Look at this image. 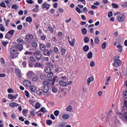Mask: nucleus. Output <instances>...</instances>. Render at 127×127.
I'll return each mask as SVG.
<instances>
[{
	"label": "nucleus",
	"mask_w": 127,
	"mask_h": 127,
	"mask_svg": "<svg viewBox=\"0 0 127 127\" xmlns=\"http://www.w3.org/2000/svg\"><path fill=\"white\" fill-rule=\"evenodd\" d=\"M17 49L21 51L23 49V46L22 44H18L15 45V47H12L10 48V58L11 59H14L18 56L19 53L17 52Z\"/></svg>",
	"instance_id": "nucleus-1"
},
{
	"label": "nucleus",
	"mask_w": 127,
	"mask_h": 127,
	"mask_svg": "<svg viewBox=\"0 0 127 127\" xmlns=\"http://www.w3.org/2000/svg\"><path fill=\"white\" fill-rule=\"evenodd\" d=\"M114 62L115 63H113V65L114 67L116 66V64H117L118 66H120V65L122 64V61L120 59V57L117 56L114 58Z\"/></svg>",
	"instance_id": "nucleus-2"
},
{
	"label": "nucleus",
	"mask_w": 127,
	"mask_h": 127,
	"mask_svg": "<svg viewBox=\"0 0 127 127\" xmlns=\"http://www.w3.org/2000/svg\"><path fill=\"white\" fill-rule=\"evenodd\" d=\"M117 18L119 22H124L126 20V14L122 13L121 15L118 16Z\"/></svg>",
	"instance_id": "nucleus-3"
},
{
	"label": "nucleus",
	"mask_w": 127,
	"mask_h": 127,
	"mask_svg": "<svg viewBox=\"0 0 127 127\" xmlns=\"http://www.w3.org/2000/svg\"><path fill=\"white\" fill-rule=\"evenodd\" d=\"M43 84L44 87H48V86L50 85L54 86V82H53V81H52V80L48 79L47 80L44 81L43 82Z\"/></svg>",
	"instance_id": "nucleus-4"
},
{
	"label": "nucleus",
	"mask_w": 127,
	"mask_h": 127,
	"mask_svg": "<svg viewBox=\"0 0 127 127\" xmlns=\"http://www.w3.org/2000/svg\"><path fill=\"white\" fill-rule=\"evenodd\" d=\"M33 54L34 55H36V58L37 60H40L42 57V54H41L40 51L37 50Z\"/></svg>",
	"instance_id": "nucleus-5"
},
{
	"label": "nucleus",
	"mask_w": 127,
	"mask_h": 127,
	"mask_svg": "<svg viewBox=\"0 0 127 127\" xmlns=\"http://www.w3.org/2000/svg\"><path fill=\"white\" fill-rule=\"evenodd\" d=\"M59 84L61 86L66 87V86H68V85H71V84H72V81L65 82L63 80H61L60 81Z\"/></svg>",
	"instance_id": "nucleus-6"
},
{
	"label": "nucleus",
	"mask_w": 127,
	"mask_h": 127,
	"mask_svg": "<svg viewBox=\"0 0 127 127\" xmlns=\"http://www.w3.org/2000/svg\"><path fill=\"white\" fill-rule=\"evenodd\" d=\"M53 52V50L52 49L48 50L46 49L44 51V55H45L46 56H50V54H52Z\"/></svg>",
	"instance_id": "nucleus-7"
},
{
	"label": "nucleus",
	"mask_w": 127,
	"mask_h": 127,
	"mask_svg": "<svg viewBox=\"0 0 127 127\" xmlns=\"http://www.w3.org/2000/svg\"><path fill=\"white\" fill-rule=\"evenodd\" d=\"M34 74V73L32 71H29L26 74L27 78L28 79H31Z\"/></svg>",
	"instance_id": "nucleus-8"
},
{
	"label": "nucleus",
	"mask_w": 127,
	"mask_h": 127,
	"mask_svg": "<svg viewBox=\"0 0 127 127\" xmlns=\"http://www.w3.org/2000/svg\"><path fill=\"white\" fill-rule=\"evenodd\" d=\"M18 96V95L17 94H16L15 95H13L12 94H8V99L12 101L13 100H15V99H16Z\"/></svg>",
	"instance_id": "nucleus-9"
},
{
	"label": "nucleus",
	"mask_w": 127,
	"mask_h": 127,
	"mask_svg": "<svg viewBox=\"0 0 127 127\" xmlns=\"http://www.w3.org/2000/svg\"><path fill=\"white\" fill-rule=\"evenodd\" d=\"M62 118L63 120H64L65 121L67 120H69V118H70V115L67 113H64L62 115Z\"/></svg>",
	"instance_id": "nucleus-10"
},
{
	"label": "nucleus",
	"mask_w": 127,
	"mask_h": 127,
	"mask_svg": "<svg viewBox=\"0 0 127 127\" xmlns=\"http://www.w3.org/2000/svg\"><path fill=\"white\" fill-rule=\"evenodd\" d=\"M25 39L27 41H30L33 39V36H32V35L28 34L26 36Z\"/></svg>",
	"instance_id": "nucleus-11"
},
{
	"label": "nucleus",
	"mask_w": 127,
	"mask_h": 127,
	"mask_svg": "<svg viewBox=\"0 0 127 127\" xmlns=\"http://www.w3.org/2000/svg\"><path fill=\"white\" fill-rule=\"evenodd\" d=\"M9 105L10 107H11V108H14L15 107H18V106H19V105H18V104H17L15 102L10 103H9Z\"/></svg>",
	"instance_id": "nucleus-12"
},
{
	"label": "nucleus",
	"mask_w": 127,
	"mask_h": 127,
	"mask_svg": "<svg viewBox=\"0 0 127 127\" xmlns=\"http://www.w3.org/2000/svg\"><path fill=\"white\" fill-rule=\"evenodd\" d=\"M24 84L27 87H30L31 86V83L29 80H25L24 81Z\"/></svg>",
	"instance_id": "nucleus-13"
},
{
	"label": "nucleus",
	"mask_w": 127,
	"mask_h": 127,
	"mask_svg": "<svg viewBox=\"0 0 127 127\" xmlns=\"http://www.w3.org/2000/svg\"><path fill=\"white\" fill-rule=\"evenodd\" d=\"M40 49H41L42 51H44V50L46 49V46L44 45V44H40Z\"/></svg>",
	"instance_id": "nucleus-14"
},
{
	"label": "nucleus",
	"mask_w": 127,
	"mask_h": 127,
	"mask_svg": "<svg viewBox=\"0 0 127 127\" xmlns=\"http://www.w3.org/2000/svg\"><path fill=\"white\" fill-rule=\"evenodd\" d=\"M15 72L17 76H18L19 77H20V76H21V71L20 70V69H19L17 68H15Z\"/></svg>",
	"instance_id": "nucleus-15"
},
{
	"label": "nucleus",
	"mask_w": 127,
	"mask_h": 127,
	"mask_svg": "<svg viewBox=\"0 0 127 127\" xmlns=\"http://www.w3.org/2000/svg\"><path fill=\"white\" fill-rule=\"evenodd\" d=\"M50 7V5L49 4L47 3H44L42 5V8H46L47 10L49 9V8Z\"/></svg>",
	"instance_id": "nucleus-16"
},
{
	"label": "nucleus",
	"mask_w": 127,
	"mask_h": 127,
	"mask_svg": "<svg viewBox=\"0 0 127 127\" xmlns=\"http://www.w3.org/2000/svg\"><path fill=\"white\" fill-rule=\"evenodd\" d=\"M75 38H73L71 40V41L70 40L68 41V43L70 44V46H74L75 45Z\"/></svg>",
	"instance_id": "nucleus-17"
},
{
	"label": "nucleus",
	"mask_w": 127,
	"mask_h": 127,
	"mask_svg": "<svg viewBox=\"0 0 127 127\" xmlns=\"http://www.w3.org/2000/svg\"><path fill=\"white\" fill-rule=\"evenodd\" d=\"M119 116L120 118H122V117H124V119H125V120L127 121V112H125L124 115H123L121 113H119Z\"/></svg>",
	"instance_id": "nucleus-18"
},
{
	"label": "nucleus",
	"mask_w": 127,
	"mask_h": 127,
	"mask_svg": "<svg viewBox=\"0 0 127 127\" xmlns=\"http://www.w3.org/2000/svg\"><path fill=\"white\" fill-rule=\"evenodd\" d=\"M93 81H94V77H90L89 78H87V84L88 85H90V83L91 82H93Z\"/></svg>",
	"instance_id": "nucleus-19"
},
{
	"label": "nucleus",
	"mask_w": 127,
	"mask_h": 127,
	"mask_svg": "<svg viewBox=\"0 0 127 127\" xmlns=\"http://www.w3.org/2000/svg\"><path fill=\"white\" fill-rule=\"evenodd\" d=\"M83 51L85 52H87L88 51H89L90 48L89 47V46L88 45H85L83 48Z\"/></svg>",
	"instance_id": "nucleus-20"
},
{
	"label": "nucleus",
	"mask_w": 127,
	"mask_h": 127,
	"mask_svg": "<svg viewBox=\"0 0 127 127\" xmlns=\"http://www.w3.org/2000/svg\"><path fill=\"white\" fill-rule=\"evenodd\" d=\"M44 71L45 73H49L51 71V68L49 66H47L45 68Z\"/></svg>",
	"instance_id": "nucleus-21"
},
{
	"label": "nucleus",
	"mask_w": 127,
	"mask_h": 127,
	"mask_svg": "<svg viewBox=\"0 0 127 127\" xmlns=\"http://www.w3.org/2000/svg\"><path fill=\"white\" fill-rule=\"evenodd\" d=\"M73 109V108L72 107V106L69 105L66 108V112H72V110Z\"/></svg>",
	"instance_id": "nucleus-22"
},
{
	"label": "nucleus",
	"mask_w": 127,
	"mask_h": 127,
	"mask_svg": "<svg viewBox=\"0 0 127 127\" xmlns=\"http://www.w3.org/2000/svg\"><path fill=\"white\" fill-rule=\"evenodd\" d=\"M43 90L42 89H38L36 91V94H38L39 96H40V95H42L43 94Z\"/></svg>",
	"instance_id": "nucleus-23"
},
{
	"label": "nucleus",
	"mask_w": 127,
	"mask_h": 127,
	"mask_svg": "<svg viewBox=\"0 0 127 127\" xmlns=\"http://www.w3.org/2000/svg\"><path fill=\"white\" fill-rule=\"evenodd\" d=\"M30 90L31 92H34L36 91V87L32 85L30 87Z\"/></svg>",
	"instance_id": "nucleus-24"
},
{
	"label": "nucleus",
	"mask_w": 127,
	"mask_h": 127,
	"mask_svg": "<svg viewBox=\"0 0 127 127\" xmlns=\"http://www.w3.org/2000/svg\"><path fill=\"white\" fill-rule=\"evenodd\" d=\"M61 55H62V56H64V55H65V54H66V50L63 48L61 49Z\"/></svg>",
	"instance_id": "nucleus-25"
},
{
	"label": "nucleus",
	"mask_w": 127,
	"mask_h": 127,
	"mask_svg": "<svg viewBox=\"0 0 127 127\" xmlns=\"http://www.w3.org/2000/svg\"><path fill=\"white\" fill-rule=\"evenodd\" d=\"M0 30L3 32L5 31V28H4V26L2 24H0Z\"/></svg>",
	"instance_id": "nucleus-26"
},
{
	"label": "nucleus",
	"mask_w": 127,
	"mask_h": 127,
	"mask_svg": "<svg viewBox=\"0 0 127 127\" xmlns=\"http://www.w3.org/2000/svg\"><path fill=\"white\" fill-rule=\"evenodd\" d=\"M51 94V93H50V92L47 91L46 92H44L43 95L45 97H49V96H50Z\"/></svg>",
	"instance_id": "nucleus-27"
},
{
	"label": "nucleus",
	"mask_w": 127,
	"mask_h": 127,
	"mask_svg": "<svg viewBox=\"0 0 127 127\" xmlns=\"http://www.w3.org/2000/svg\"><path fill=\"white\" fill-rule=\"evenodd\" d=\"M81 32L83 35L87 34V29L86 28H83L81 30Z\"/></svg>",
	"instance_id": "nucleus-28"
},
{
	"label": "nucleus",
	"mask_w": 127,
	"mask_h": 127,
	"mask_svg": "<svg viewBox=\"0 0 127 127\" xmlns=\"http://www.w3.org/2000/svg\"><path fill=\"white\" fill-rule=\"evenodd\" d=\"M54 75V73H53L52 72H50V73H48L47 77L49 78H52V77H53Z\"/></svg>",
	"instance_id": "nucleus-29"
},
{
	"label": "nucleus",
	"mask_w": 127,
	"mask_h": 127,
	"mask_svg": "<svg viewBox=\"0 0 127 127\" xmlns=\"http://www.w3.org/2000/svg\"><path fill=\"white\" fill-rule=\"evenodd\" d=\"M11 7L13 9H15L16 10L18 9V5L16 4H13Z\"/></svg>",
	"instance_id": "nucleus-30"
},
{
	"label": "nucleus",
	"mask_w": 127,
	"mask_h": 127,
	"mask_svg": "<svg viewBox=\"0 0 127 127\" xmlns=\"http://www.w3.org/2000/svg\"><path fill=\"white\" fill-rule=\"evenodd\" d=\"M49 92V88L48 86H44L43 92Z\"/></svg>",
	"instance_id": "nucleus-31"
},
{
	"label": "nucleus",
	"mask_w": 127,
	"mask_h": 127,
	"mask_svg": "<svg viewBox=\"0 0 127 127\" xmlns=\"http://www.w3.org/2000/svg\"><path fill=\"white\" fill-rule=\"evenodd\" d=\"M92 57H93V53H92L91 52H89L88 54H87V58L88 59H91V58H92Z\"/></svg>",
	"instance_id": "nucleus-32"
},
{
	"label": "nucleus",
	"mask_w": 127,
	"mask_h": 127,
	"mask_svg": "<svg viewBox=\"0 0 127 127\" xmlns=\"http://www.w3.org/2000/svg\"><path fill=\"white\" fill-rule=\"evenodd\" d=\"M26 21H27V22H32V18L31 17H28L26 18Z\"/></svg>",
	"instance_id": "nucleus-33"
},
{
	"label": "nucleus",
	"mask_w": 127,
	"mask_h": 127,
	"mask_svg": "<svg viewBox=\"0 0 127 127\" xmlns=\"http://www.w3.org/2000/svg\"><path fill=\"white\" fill-rule=\"evenodd\" d=\"M16 41L18 42V43H24V41H23V39L21 38L17 39Z\"/></svg>",
	"instance_id": "nucleus-34"
},
{
	"label": "nucleus",
	"mask_w": 127,
	"mask_h": 127,
	"mask_svg": "<svg viewBox=\"0 0 127 127\" xmlns=\"http://www.w3.org/2000/svg\"><path fill=\"white\" fill-rule=\"evenodd\" d=\"M35 112L36 110L34 109H32V110L31 111V116H32V117H34V116H35Z\"/></svg>",
	"instance_id": "nucleus-35"
},
{
	"label": "nucleus",
	"mask_w": 127,
	"mask_h": 127,
	"mask_svg": "<svg viewBox=\"0 0 127 127\" xmlns=\"http://www.w3.org/2000/svg\"><path fill=\"white\" fill-rule=\"evenodd\" d=\"M40 107H41V105H40V103L39 102H37L35 104V108L36 109H40Z\"/></svg>",
	"instance_id": "nucleus-36"
},
{
	"label": "nucleus",
	"mask_w": 127,
	"mask_h": 127,
	"mask_svg": "<svg viewBox=\"0 0 127 127\" xmlns=\"http://www.w3.org/2000/svg\"><path fill=\"white\" fill-rule=\"evenodd\" d=\"M40 78L42 79V80H45V79H46V74H41L40 75Z\"/></svg>",
	"instance_id": "nucleus-37"
},
{
	"label": "nucleus",
	"mask_w": 127,
	"mask_h": 127,
	"mask_svg": "<svg viewBox=\"0 0 127 127\" xmlns=\"http://www.w3.org/2000/svg\"><path fill=\"white\" fill-rule=\"evenodd\" d=\"M46 124L48 126H51L52 125V121H51V120H47Z\"/></svg>",
	"instance_id": "nucleus-38"
},
{
	"label": "nucleus",
	"mask_w": 127,
	"mask_h": 127,
	"mask_svg": "<svg viewBox=\"0 0 127 127\" xmlns=\"http://www.w3.org/2000/svg\"><path fill=\"white\" fill-rule=\"evenodd\" d=\"M59 110H56L54 111V115L56 117H58L59 116Z\"/></svg>",
	"instance_id": "nucleus-39"
},
{
	"label": "nucleus",
	"mask_w": 127,
	"mask_h": 127,
	"mask_svg": "<svg viewBox=\"0 0 127 127\" xmlns=\"http://www.w3.org/2000/svg\"><path fill=\"white\" fill-rule=\"evenodd\" d=\"M38 80V76H34L32 78V81L33 82H36V81H37Z\"/></svg>",
	"instance_id": "nucleus-40"
},
{
	"label": "nucleus",
	"mask_w": 127,
	"mask_h": 127,
	"mask_svg": "<svg viewBox=\"0 0 127 127\" xmlns=\"http://www.w3.org/2000/svg\"><path fill=\"white\" fill-rule=\"evenodd\" d=\"M9 35H12L14 34V30H11L7 32Z\"/></svg>",
	"instance_id": "nucleus-41"
},
{
	"label": "nucleus",
	"mask_w": 127,
	"mask_h": 127,
	"mask_svg": "<svg viewBox=\"0 0 127 127\" xmlns=\"http://www.w3.org/2000/svg\"><path fill=\"white\" fill-rule=\"evenodd\" d=\"M106 46H107V43L105 42L102 44V49H106Z\"/></svg>",
	"instance_id": "nucleus-42"
},
{
	"label": "nucleus",
	"mask_w": 127,
	"mask_h": 127,
	"mask_svg": "<svg viewBox=\"0 0 127 127\" xmlns=\"http://www.w3.org/2000/svg\"><path fill=\"white\" fill-rule=\"evenodd\" d=\"M23 27V26H22V25H21V24H20L17 26V29L18 30H21V29H22Z\"/></svg>",
	"instance_id": "nucleus-43"
},
{
	"label": "nucleus",
	"mask_w": 127,
	"mask_h": 127,
	"mask_svg": "<svg viewBox=\"0 0 127 127\" xmlns=\"http://www.w3.org/2000/svg\"><path fill=\"white\" fill-rule=\"evenodd\" d=\"M52 91L53 93H57V92H58V90L57 89V88H56V87H53Z\"/></svg>",
	"instance_id": "nucleus-44"
},
{
	"label": "nucleus",
	"mask_w": 127,
	"mask_h": 127,
	"mask_svg": "<svg viewBox=\"0 0 127 127\" xmlns=\"http://www.w3.org/2000/svg\"><path fill=\"white\" fill-rule=\"evenodd\" d=\"M32 46L35 48L37 46V42H32Z\"/></svg>",
	"instance_id": "nucleus-45"
},
{
	"label": "nucleus",
	"mask_w": 127,
	"mask_h": 127,
	"mask_svg": "<svg viewBox=\"0 0 127 127\" xmlns=\"http://www.w3.org/2000/svg\"><path fill=\"white\" fill-rule=\"evenodd\" d=\"M43 65L39 63H36L34 66V68H36V67H42Z\"/></svg>",
	"instance_id": "nucleus-46"
},
{
	"label": "nucleus",
	"mask_w": 127,
	"mask_h": 127,
	"mask_svg": "<svg viewBox=\"0 0 127 127\" xmlns=\"http://www.w3.org/2000/svg\"><path fill=\"white\" fill-rule=\"evenodd\" d=\"M112 6L113 8H118L119 7V5L116 3H112Z\"/></svg>",
	"instance_id": "nucleus-47"
},
{
	"label": "nucleus",
	"mask_w": 127,
	"mask_h": 127,
	"mask_svg": "<svg viewBox=\"0 0 127 127\" xmlns=\"http://www.w3.org/2000/svg\"><path fill=\"white\" fill-rule=\"evenodd\" d=\"M41 111L42 113H47V110H46V109L45 107H42L41 108Z\"/></svg>",
	"instance_id": "nucleus-48"
},
{
	"label": "nucleus",
	"mask_w": 127,
	"mask_h": 127,
	"mask_svg": "<svg viewBox=\"0 0 127 127\" xmlns=\"http://www.w3.org/2000/svg\"><path fill=\"white\" fill-rule=\"evenodd\" d=\"M0 6H1V7H4V8L6 7V5H5V3H4V2H3L0 3Z\"/></svg>",
	"instance_id": "nucleus-49"
},
{
	"label": "nucleus",
	"mask_w": 127,
	"mask_h": 127,
	"mask_svg": "<svg viewBox=\"0 0 127 127\" xmlns=\"http://www.w3.org/2000/svg\"><path fill=\"white\" fill-rule=\"evenodd\" d=\"M94 42L95 43H96V44H99V42H100V40H99V38L98 37H96L94 40Z\"/></svg>",
	"instance_id": "nucleus-50"
},
{
	"label": "nucleus",
	"mask_w": 127,
	"mask_h": 127,
	"mask_svg": "<svg viewBox=\"0 0 127 127\" xmlns=\"http://www.w3.org/2000/svg\"><path fill=\"white\" fill-rule=\"evenodd\" d=\"M26 1L27 3H29V4H32L33 3V0H27Z\"/></svg>",
	"instance_id": "nucleus-51"
},
{
	"label": "nucleus",
	"mask_w": 127,
	"mask_h": 127,
	"mask_svg": "<svg viewBox=\"0 0 127 127\" xmlns=\"http://www.w3.org/2000/svg\"><path fill=\"white\" fill-rule=\"evenodd\" d=\"M117 48H118V49H119L120 50H121V51H122L123 50V46H122L121 45H118L117 46Z\"/></svg>",
	"instance_id": "nucleus-52"
},
{
	"label": "nucleus",
	"mask_w": 127,
	"mask_h": 127,
	"mask_svg": "<svg viewBox=\"0 0 127 127\" xmlns=\"http://www.w3.org/2000/svg\"><path fill=\"white\" fill-rule=\"evenodd\" d=\"M58 78V76H57L56 75L54 76L53 80H52L54 83V84H55V82L56 81V79H57Z\"/></svg>",
	"instance_id": "nucleus-53"
},
{
	"label": "nucleus",
	"mask_w": 127,
	"mask_h": 127,
	"mask_svg": "<svg viewBox=\"0 0 127 127\" xmlns=\"http://www.w3.org/2000/svg\"><path fill=\"white\" fill-rule=\"evenodd\" d=\"M30 104H31V105H32L33 106V104H35V101L32 100V99H30L29 101Z\"/></svg>",
	"instance_id": "nucleus-54"
},
{
	"label": "nucleus",
	"mask_w": 127,
	"mask_h": 127,
	"mask_svg": "<svg viewBox=\"0 0 127 127\" xmlns=\"http://www.w3.org/2000/svg\"><path fill=\"white\" fill-rule=\"evenodd\" d=\"M123 94L125 98H126V99H127V90H125L123 92Z\"/></svg>",
	"instance_id": "nucleus-55"
},
{
	"label": "nucleus",
	"mask_w": 127,
	"mask_h": 127,
	"mask_svg": "<svg viewBox=\"0 0 127 127\" xmlns=\"http://www.w3.org/2000/svg\"><path fill=\"white\" fill-rule=\"evenodd\" d=\"M84 42L85 43H88L89 42V37H86L84 38Z\"/></svg>",
	"instance_id": "nucleus-56"
},
{
	"label": "nucleus",
	"mask_w": 127,
	"mask_h": 127,
	"mask_svg": "<svg viewBox=\"0 0 127 127\" xmlns=\"http://www.w3.org/2000/svg\"><path fill=\"white\" fill-rule=\"evenodd\" d=\"M3 45H4V46H6V45H7V44H8L9 42L7 41H3L2 42Z\"/></svg>",
	"instance_id": "nucleus-57"
},
{
	"label": "nucleus",
	"mask_w": 127,
	"mask_h": 127,
	"mask_svg": "<svg viewBox=\"0 0 127 127\" xmlns=\"http://www.w3.org/2000/svg\"><path fill=\"white\" fill-rule=\"evenodd\" d=\"M90 67H94L95 66V62L91 61L90 64Z\"/></svg>",
	"instance_id": "nucleus-58"
},
{
	"label": "nucleus",
	"mask_w": 127,
	"mask_h": 127,
	"mask_svg": "<svg viewBox=\"0 0 127 127\" xmlns=\"http://www.w3.org/2000/svg\"><path fill=\"white\" fill-rule=\"evenodd\" d=\"M113 16V12L112 11H110L108 14V17H112Z\"/></svg>",
	"instance_id": "nucleus-59"
},
{
	"label": "nucleus",
	"mask_w": 127,
	"mask_h": 127,
	"mask_svg": "<svg viewBox=\"0 0 127 127\" xmlns=\"http://www.w3.org/2000/svg\"><path fill=\"white\" fill-rule=\"evenodd\" d=\"M54 51L56 52V53H58L59 52V49H58V48L55 47L54 48Z\"/></svg>",
	"instance_id": "nucleus-60"
},
{
	"label": "nucleus",
	"mask_w": 127,
	"mask_h": 127,
	"mask_svg": "<svg viewBox=\"0 0 127 127\" xmlns=\"http://www.w3.org/2000/svg\"><path fill=\"white\" fill-rule=\"evenodd\" d=\"M58 127H66V125L64 123H61L59 125Z\"/></svg>",
	"instance_id": "nucleus-61"
},
{
	"label": "nucleus",
	"mask_w": 127,
	"mask_h": 127,
	"mask_svg": "<svg viewBox=\"0 0 127 127\" xmlns=\"http://www.w3.org/2000/svg\"><path fill=\"white\" fill-rule=\"evenodd\" d=\"M25 96H27V97L29 98V93L27 90L25 91Z\"/></svg>",
	"instance_id": "nucleus-62"
},
{
	"label": "nucleus",
	"mask_w": 127,
	"mask_h": 127,
	"mask_svg": "<svg viewBox=\"0 0 127 127\" xmlns=\"http://www.w3.org/2000/svg\"><path fill=\"white\" fill-rule=\"evenodd\" d=\"M30 61H32V62H35V59H34V57H31L30 58Z\"/></svg>",
	"instance_id": "nucleus-63"
},
{
	"label": "nucleus",
	"mask_w": 127,
	"mask_h": 127,
	"mask_svg": "<svg viewBox=\"0 0 127 127\" xmlns=\"http://www.w3.org/2000/svg\"><path fill=\"white\" fill-rule=\"evenodd\" d=\"M122 7H124V8H126L127 7V2L124 3Z\"/></svg>",
	"instance_id": "nucleus-64"
}]
</instances>
